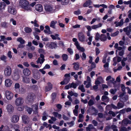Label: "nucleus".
Masks as SVG:
<instances>
[{"instance_id":"1","label":"nucleus","mask_w":131,"mask_h":131,"mask_svg":"<svg viewBox=\"0 0 131 131\" xmlns=\"http://www.w3.org/2000/svg\"><path fill=\"white\" fill-rule=\"evenodd\" d=\"M24 100L23 98L21 97L17 98L15 101V105L18 107L17 109L19 111H21L23 110L24 106L23 105Z\"/></svg>"},{"instance_id":"2","label":"nucleus","mask_w":131,"mask_h":131,"mask_svg":"<svg viewBox=\"0 0 131 131\" xmlns=\"http://www.w3.org/2000/svg\"><path fill=\"white\" fill-rule=\"evenodd\" d=\"M19 4L21 7L25 10L28 11L31 10L29 3L26 0H20Z\"/></svg>"},{"instance_id":"3","label":"nucleus","mask_w":131,"mask_h":131,"mask_svg":"<svg viewBox=\"0 0 131 131\" xmlns=\"http://www.w3.org/2000/svg\"><path fill=\"white\" fill-rule=\"evenodd\" d=\"M126 92H123L118 96V97H120V100L123 102H126L128 100V96L126 95Z\"/></svg>"},{"instance_id":"4","label":"nucleus","mask_w":131,"mask_h":131,"mask_svg":"<svg viewBox=\"0 0 131 131\" xmlns=\"http://www.w3.org/2000/svg\"><path fill=\"white\" fill-rule=\"evenodd\" d=\"M5 94L6 99L8 100H10L13 97V93L10 91L6 90L5 92Z\"/></svg>"},{"instance_id":"5","label":"nucleus","mask_w":131,"mask_h":131,"mask_svg":"<svg viewBox=\"0 0 131 131\" xmlns=\"http://www.w3.org/2000/svg\"><path fill=\"white\" fill-rule=\"evenodd\" d=\"M12 70L11 68L9 66L7 67L4 70V74L6 77L10 76L12 73Z\"/></svg>"},{"instance_id":"6","label":"nucleus","mask_w":131,"mask_h":131,"mask_svg":"<svg viewBox=\"0 0 131 131\" xmlns=\"http://www.w3.org/2000/svg\"><path fill=\"white\" fill-rule=\"evenodd\" d=\"M8 11L9 13L14 15L16 13V10L15 8L12 6H8Z\"/></svg>"},{"instance_id":"7","label":"nucleus","mask_w":131,"mask_h":131,"mask_svg":"<svg viewBox=\"0 0 131 131\" xmlns=\"http://www.w3.org/2000/svg\"><path fill=\"white\" fill-rule=\"evenodd\" d=\"M6 108L7 112L9 114H11L14 110V107L10 104H8L6 106Z\"/></svg>"},{"instance_id":"8","label":"nucleus","mask_w":131,"mask_h":131,"mask_svg":"<svg viewBox=\"0 0 131 131\" xmlns=\"http://www.w3.org/2000/svg\"><path fill=\"white\" fill-rule=\"evenodd\" d=\"M13 81L10 79H7L5 80V86L7 87H10L12 84Z\"/></svg>"},{"instance_id":"9","label":"nucleus","mask_w":131,"mask_h":131,"mask_svg":"<svg viewBox=\"0 0 131 131\" xmlns=\"http://www.w3.org/2000/svg\"><path fill=\"white\" fill-rule=\"evenodd\" d=\"M78 36L79 40L81 42H83L84 41L85 37L83 32H80L78 34Z\"/></svg>"},{"instance_id":"10","label":"nucleus","mask_w":131,"mask_h":131,"mask_svg":"<svg viewBox=\"0 0 131 131\" xmlns=\"http://www.w3.org/2000/svg\"><path fill=\"white\" fill-rule=\"evenodd\" d=\"M22 119L23 122L26 124H30V123L29 119L28 116L24 115L22 116Z\"/></svg>"},{"instance_id":"11","label":"nucleus","mask_w":131,"mask_h":131,"mask_svg":"<svg viewBox=\"0 0 131 131\" xmlns=\"http://www.w3.org/2000/svg\"><path fill=\"white\" fill-rule=\"evenodd\" d=\"M45 10L48 12L53 13L55 12V9H53L50 6L46 5L45 7Z\"/></svg>"},{"instance_id":"12","label":"nucleus","mask_w":131,"mask_h":131,"mask_svg":"<svg viewBox=\"0 0 131 131\" xmlns=\"http://www.w3.org/2000/svg\"><path fill=\"white\" fill-rule=\"evenodd\" d=\"M35 8L36 10L38 12H41L43 10L42 6L40 4H38L35 5Z\"/></svg>"},{"instance_id":"13","label":"nucleus","mask_w":131,"mask_h":131,"mask_svg":"<svg viewBox=\"0 0 131 131\" xmlns=\"http://www.w3.org/2000/svg\"><path fill=\"white\" fill-rule=\"evenodd\" d=\"M19 120V116L17 115H13L11 117V121L13 123L17 122Z\"/></svg>"},{"instance_id":"14","label":"nucleus","mask_w":131,"mask_h":131,"mask_svg":"<svg viewBox=\"0 0 131 131\" xmlns=\"http://www.w3.org/2000/svg\"><path fill=\"white\" fill-rule=\"evenodd\" d=\"M124 23L123 19H121L120 21L119 22H117L115 21L114 22V23L115 24V27H116L118 26L121 27L122 26Z\"/></svg>"},{"instance_id":"15","label":"nucleus","mask_w":131,"mask_h":131,"mask_svg":"<svg viewBox=\"0 0 131 131\" xmlns=\"http://www.w3.org/2000/svg\"><path fill=\"white\" fill-rule=\"evenodd\" d=\"M23 73L25 76H28L30 75L31 72L30 70L27 68L23 70Z\"/></svg>"},{"instance_id":"16","label":"nucleus","mask_w":131,"mask_h":131,"mask_svg":"<svg viewBox=\"0 0 131 131\" xmlns=\"http://www.w3.org/2000/svg\"><path fill=\"white\" fill-rule=\"evenodd\" d=\"M27 99L29 102H32L33 101V94L31 93L29 94L27 96Z\"/></svg>"},{"instance_id":"17","label":"nucleus","mask_w":131,"mask_h":131,"mask_svg":"<svg viewBox=\"0 0 131 131\" xmlns=\"http://www.w3.org/2000/svg\"><path fill=\"white\" fill-rule=\"evenodd\" d=\"M70 80V78H65L63 81L60 82V84L61 85L66 84L69 82Z\"/></svg>"},{"instance_id":"18","label":"nucleus","mask_w":131,"mask_h":131,"mask_svg":"<svg viewBox=\"0 0 131 131\" xmlns=\"http://www.w3.org/2000/svg\"><path fill=\"white\" fill-rule=\"evenodd\" d=\"M6 6V5L4 2H0V11H3L4 10Z\"/></svg>"},{"instance_id":"19","label":"nucleus","mask_w":131,"mask_h":131,"mask_svg":"<svg viewBox=\"0 0 131 131\" xmlns=\"http://www.w3.org/2000/svg\"><path fill=\"white\" fill-rule=\"evenodd\" d=\"M95 128L92 124H89L88 127H86V131H90L91 130L95 129Z\"/></svg>"},{"instance_id":"20","label":"nucleus","mask_w":131,"mask_h":131,"mask_svg":"<svg viewBox=\"0 0 131 131\" xmlns=\"http://www.w3.org/2000/svg\"><path fill=\"white\" fill-rule=\"evenodd\" d=\"M102 26V24L101 23H99L98 24L95 25H92L91 26V28L92 29H96L97 28L101 27Z\"/></svg>"},{"instance_id":"21","label":"nucleus","mask_w":131,"mask_h":131,"mask_svg":"<svg viewBox=\"0 0 131 131\" xmlns=\"http://www.w3.org/2000/svg\"><path fill=\"white\" fill-rule=\"evenodd\" d=\"M101 100L102 101L105 102H108L109 101V99L108 97L105 95H103L101 98Z\"/></svg>"},{"instance_id":"22","label":"nucleus","mask_w":131,"mask_h":131,"mask_svg":"<svg viewBox=\"0 0 131 131\" xmlns=\"http://www.w3.org/2000/svg\"><path fill=\"white\" fill-rule=\"evenodd\" d=\"M52 88V84L50 83L48 84V86H46L45 91H48L51 89Z\"/></svg>"},{"instance_id":"23","label":"nucleus","mask_w":131,"mask_h":131,"mask_svg":"<svg viewBox=\"0 0 131 131\" xmlns=\"http://www.w3.org/2000/svg\"><path fill=\"white\" fill-rule=\"evenodd\" d=\"M118 109H119L123 108L124 106V104L123 103H122L119 102L117 105Z\"/></svg>"},{"instance_id":"24","label":"nucleus","mask_w":131,"mask_h":131,"mask_svg":"<svg viewBox=\"0 0 131 131\" xmlns=\"http://www.w3.org/2000/svg\"><path fill=\"white\" fill-rule=\"evenodd\" d=\"M92 3V1L90 0H89L86 1L83 5L84 7H87L90 5Z\"/></svg>"},{"instance_id":"25","label":"nucleus","mask_w":131,"mask_h":131,"mask_svg":"<svg viewBox=\"0 0 131 131\" xmlns=\"http://www.w3.org/2000/svg\"><path fill=\"white\" fill-rule=\"evenodd\" d=\"M57 23V22L56 21H52L50 24V27L53 28H55V25Z\"/></svg>"},{"instance_id":"26","label":"nucleus","mask_w":131,"mask_h":131,"mask_svg":"<svg viewBox=\"0 0 131 131\" xmlns=\"http://www.w3.org/2000/svg\"><path fill=\"white\" fill-rule=\"evenodd\" d=\"M24 30L26 33H30L32 31V30L30 28L26 27L24 28Z\"/></svg>"},{"instance_id":"27","label":"nucleus","mask_w":131,"mask_h":131,"mask_svg":"<svg viewBox=\"0 0 131 131\" xmlns=\"http://www.w3.org/2000/svg\"><path fill=\"white\" fill-rule=\"evenodd\" d=\"M73 65H74L73 68L75 70H78L79 69V63H73Z\"/></svg>"},{"instance_id":"28","label":"nucleus","mask_w":131,"mask_h":131,"mask_svg":"<svg viewBox=\"0 0 131 131\" xmlns=\"http://www.w3.org/2000/svg\"><path fill=\"white\" fill-rule=\"evenodd\" d=\"M106 37L105 35L103 34L101 35L100 36V39L102 41H104L106 40Z\"/></svg>"},{"instance_id":"29","label":"nucleus","mask_w":131,"mask_h":131,"mask_svg":"<svg viewBox=\"0 0 131 131\" xmlns=\"http://www.w3.org/2000/svg\"><path fill=\"white\" fill-rule=\"evenodd\" d=\"M57 95L56 93H52L51 97L52 99V101L53 102H54L55 100Z\"/></svg>"},{"instance_id":"30","label":"nucleus","mask_w":131,"mask_h":131,"mask_svg":"<svg viewBox=\"0 0 131 131\" xmlns=\"http://www.w3.org/2000/svg\"><path fill=\"white\" fill-rule=\"evenodd\" d=\"M70 0H62L61 4L63 5H67L69 3Z\"/></svg>"},{"instance_id":"31","label":"nucleus","mask_w":131,"mask_h":131,"mask_svg":"<svg viewBox=\"0 0 131 131\" xmlns=\"http://www.w3.org/2000/svg\"><path fill=\"white\" fill-rule=\"evenodd\" d=\"M20 78V76L18 74H15L14 76L13 77V79L14 80H18Z\"/></svg>"},{"instance_id":"32","label":"nucleus","mask_w":131,"mask_h":131,"mask_svg":"<svg viewBox=\"0 0 131 131\" xmlns=\"http://www.w3.org/2000/svg\"><path fill=\"white\" fill-rule=\"evenodd\" d=\"M23 82L26 83H29L30 82V79L28 78H24L22 80Z\"/></svg>"},{"instance_id":"33","label":"nucleus","mask_w":131,"mask_h":131,"mask_svg":"<svg viewBox=\"0 0 131 131\" xmlns=\"http://www.w3.org/2000/svg\"><path fill=\"white\" fill-rule=\"evenodd\" d=\"M38 21L36 19L34 20V21H31V23L34 24V26L36 27H39V25L37 23Z\"/></svg>"},{"instance_id":"34","label":"nucleus","mask_w":131,"mask_h":131,"mask_svg":"<svg viewBox=\"0 0 131 131\" xmlns=\"http://www.w3.org/2000/svg\"><path fill=\"white\" fill-rule=\"evenodd\" d=\"M31 66L33 67L36 68H39L41 67V66H39L36 65L33 62H31L30 63Z\"/></svg>"},{"instance_id":"35","label":"nucleus","mask_w":131,"mask_h":131,"mask_svg":"<svg viewBox=\"0 0 131 131\" xmlns=\"http://www.w3.org/2000/svg\"><path fill=\"white\" fill-rule=\"evenodd\" d=\"M34 78L36 80L39 79L40 78L39 74L38 73H33Z\"/></svg>"},{"instance_id":"36","label":"nucleus","mask_w":131,"mask_h":131,"mask_svg":"<svg viewBox=\"0 0 131 131\" xmlns=\"http://www.w3.org/2000/svg\"><path fill=\"white\" fill-rule=\"evenodd\" d=\"M76 46L77 49L83 52L85 51V49L81 47L79 44Z\"/></svg>"},{"instance_id":"37","label":"nucleus","mask_w":131,"mask_h":131,"mask_svg":"<svg viewBox=\"0 0 131 131\" xmlns=\"http://www.w3.org/2000/svg\"><path fill=\"white\" fill-rule=\"evenodd\" d=\"M78 89L80 90L82 92H84L85 90L83 85H80L78 87Z\"/></svg>"},{"instance_id":"38","label":"nucleus","mask_w":131,"mask_h":131,"mask_svg":"<svg viewBox=\"0 0 131 131\" xmlns=\"http://www.w3.org/2000/svg\"><path fill=\"white\" fill-rule=\"evenodd\" d=\"M62 57L63 60L64 61H66L68 58V56L67 55L65 54H64L62 55Z\"/></svg>"},{"instance_id":"39","label":"nucleus","mask_w":131,"mask_h":131,"mask_svg":"<svg viewBox=\"0 0 131 131\" xmlns=\"http://www.w3.org/2000/svg\"><path fill=\"white\" fill-rule=\"evenodd\" d=\"M18 41L21 44H24L25 43V41L21 37H20L17 39Z\"/></svg>"},{"instance_id":"40","label":"nucleus","mask_w":131,"mask_h":131,"mask_svg":"<svg viewBox=\"0 0 131 131\" xmlns=\"http://www.w3.org/2000/svg\"><path fill=\"white\" fill-rule=\"evenodd\" d=\"M57 44L54 42H52L49 45V47L51 48H55L56 47Z\"/></svg>"},{"instance_id":"41","label":"nucleus","mask_w":131,"mask_h":131,"mask_svg":"<svg viewBox=\"0 0 131 131\" xmlns=\"http://www.w3.org/2000/svg\"><path fill=\"white\" fill-rule=\"evenodd\" d=\"M127 124V118L125 119L122 121V124L123 125H126Z\"/></svg>"},{"instance_id":"42","label":"nucleus","mask_w":131,"mask_h":131,"mask_svg":"<svg viewBox=\"0 0 131 131\" xmlns=\"http://www.w3.org/2000/svg\"><path fill=\"white\" fill-rule=\"evenodd\" d=\"M111 127L113 131H118L117 127L116 125H111Z\"/></svg>"},{"instance_id":"43","label":"nucleus","mask_w":131,"mask_h":131,"mask_svg":"<svg viewBox=\"0 0 131 131\" xmlns=\"http://www.w3.org/2000/svg\"><path fill=\"white\" fill-rule=\"evenodd\" d=\"M88 104L89 106H91L94 104V103L93 100L90 99L89 101Z\"/></svg>"},{"instance_id":"44","label":"nucleus","mask_w":131,"mask_h":131,"mask_svg":"<svg viewBox=\"0 0 131 131\" xmlns=\"http://www.w3.org/2000/svg\"><path fill=\"white\" fill-rule=\"evenodd\" d=\"M72 41L75 42L74 44L77 46L79 44L78 42L77 41V39L75 38H74L72 39Z\"/></svg>"},{"instance_id":"45","label":"nucleus","mask_w":131,"mask_h":131,"mask_svg":"<svg viewBox=\"0 0 131 131\" xmlns=\"http://www.w3.org/2000/svg\"><path fill=\"white\" fill-rule=\"evenodd\" d=\"M129 27V29L128 32L127 33V34L128 35H129L130 34V32H131V22L129 24L128 26Z\"/></svg>"},{"instance_id":"46","label":"nucleus","mask_w":131,"mask_h":131,"mask_svg":"<svg viewBox=\"0 0 131 131\" xmlns=\"http://www.w3.org/2000/svg\"><path fill=\"white\" fill-rule=\"evenodd\" d=\"M117 91V89H115L114 90L113 89H111L110 91V92L112 94H114Z\"/></svg>"},{"instance_id":"47","label":"nucleus","mask_w":131,"mask_h":131,"mask_svg":"<svg viewBox=\"0 0 131 131\" xmlns=\"http://www.w3.org/2000/svg\"><path fill=\"white\" fill-rule=\"evenodd\" d=\"M0 59L6 62L7 59V57L4 55H3L1 57Z\"/></svg>"},{"instance_id":"48","label":"nucleus","mask_w":131,"mask_h":131,"mask_svg":"<svg viewBox=\"0 0 131 131\" xmlns=\"http://www.w3.org/2000/svg\"><path fill=\"white\" fill-rule=\"evenodd\" d=\"M38 103H36L35 104H34L32 106V108H34L35 109L37 110L38 109Z\"/></svg>"},{"instance_id":"49","label":"nucleus","mask_w":131,"mask_h":131,"mask_svg":"<svg viewBox=\"0 0 131 131\" xmlns=\"http://www.w3.org/2000/svg\"><path fill=\"white\" fill-rule=\"evenodd\" d=\"M129 29V27L128 26L125 28H124L123 29V31L126 32V34L128 36L129 35H127V34L128 32Z\"/></svg>"},{"instance_id":"50","label":"nucleus","mask_w":131,"mask_h":131,"mask_svg":"<svg viewBox=\"0 0 131 131\" xmlns=\"http://www.w3.org/2000/svg\"><path fill=\"white\" fill-rule=\"evenodd\" d=\"M33 114H37V116L38 117H39L40 115L38 114V109L35 110L34 111Z\"/></svg>"},{"instance_id":"51","label":"nucleus","mask_w":131,"mask_h":131,"mask_svg":"<svg viewBox=\"0 0 131 131\" xmlns=\"http://www.w3.org/2000/svg\"><path fill=\"white\" fill-rule=\"evenodd\" d=\"M119 33L118 31H117L111 34V36L112 37H114L117 36Z\"/></svg>"},{"instance_id":"52","label":"nucleus","mask_w":131,"mask_h":131,"mask_svg":"<svg viewBox=\"0 0 131 131\" xmlns=\"http://www.w3.org/2000/svg\"><path fill=\"white\" fill-rule=\"evenodd\" d=\"M107 57V54H105L104 55V56L103 57L102 61V62L104 63H106V58Z\"/></svg>"},{"instance_id":"53","label":"nucleus","mask_w":131,"mask_h":131,"mask_svg":"<svg viewBox=\"0 0 131 131\" xmlns=\"http://www.w3.org/2000/svg\"><path fill=\"white\" fill-rule=\"evenodd\" d=\"M32 108L30 107H28L27 108V111L29 114H31L32 112Z\"/></svg>"},{"instance_id":"54","label":"nucleus","mask_w":131,"mask_h":131,"mask_svg":"<svg viewBox=\"0 0 131 131\" xmlns=\"http://www.w3.org/2000/svg\"><path fill=\"white\" fill-rule=\"evenodd\" d=\"M120 131H129V130H128L126 127H122L121 128Z\"/></svg>"},{"instance_id":"55","label":"nucleus","mask_w":131,"mask_h":131,"mask_svg":"<svg viewBox=\"0 0 131 131\" xmlns=\"http://www.w3.org/2000/svg\"><path fill=\"white\" fill-rule=\"evenodd\" d=\"M31 130V128L30 126L26 127L24 128V131H30Z\"/></svg>"},{"instance_id":"56","label":"nucleus","mask_w":131,"mask_h":131,"mask_svg":"<svg viewBox=\"0 0 131 131\" xmlns=\"http://www.w3.org/2000/svg\"><path fill=\"white\" fill-rule=\"evenodd\" d=\"M100 34L98 33H97L96 36L95 37V39L97 40H98L99 39H100Z\"/></svg>"},{"instance_id":"57","label":"nucleus","mask_w":131,"mask_h":131,"mask_svg":"<svg viewBox=\"0 0 131 131\" xmlns=\"http://www.w3.org/2000/svg\"><path fill=\"white\" fill-rule=\"evenodd\" d=\"M50 36L52 38V39L53 40H56L57 39V34H56L55 35H51Z\"/></svg>"},{"instance_id":"58","label":"nucleus","mask_w":131,"mask_h":131,"mask_svg":"<svg viewBox=\"0 0 131 131\" xmlns=\"http://www.w3.org/2000/svg\"><path fill=\"white\" fill-rule=\"evenodd\" d=\"M85 27L86 28L87 30H88V31H91V27L89 25H86L85 26Z\"/></svg>"},{"instance_id":"59","label":"nucleus","mask_w":131,"mask_h":131,"mask_svg":"<svg viewBox=\"0 0 131 131\" xmlns=\"http://www.w3.org/2000/svg\"><path fill=\"white\" fill-rule=\"evenodd\" d=\"M71 88H73L74 89L76 88L77 86V85L76 84L72 82L71 83Z\"/></svg>"},{"instance_id":"60","label":"nucleus","mask_w":131,"mask_h":131,"mask_svg":"<svg viewBox=\"0 0 131 131\" xmlns=\"http://www.w3.org/2000/svg\"><path fill=\"white\" fill-rule=\"evenodd\" d=\"M121 88L123 92H125V87L123 84H122L121 86Z\"/></svg>"},{"instance_id":"61","label":"nucleus","mask_w":131,"mask_h":131,"mask_svg":"<svg viewBox=\"0 0 131 131\" xmlns=\"http://www.w3.org/2000/svg\"><path fill=\"white\" fill-rule=\"evenodd\" d=\"M33 35L35 37V38L36 39L38 40H39V37L36 34V33L33 32Z\"/></svg>"},{"instance_id":"62","label":"nucleus","mask_w":131,"mask_h":131,"mask_svg":"<svg viewBox=\"0 0 131 131\" xmlns=\"http://www.w3.org/2000/svg\"><path fill=\"white\" fill-rule=\"evenodd\" d=\"M92 123L94 126H97L98 124V122L95 120H93Z\"/></svg>"},{"instance_id":"63","label":"nucleus","mask_w":131,"mask_h":131,"mask_svg":"<svg viewBox=\"0 0 131 131\" xmlns=\"http://www.w3.org/2000/svg\"><path fill=\"white\" fill-rule=\"evenodd\" d=\"M20 87V85L18 83H16L15 85L14 88L15 89H18Z\"/></svg>"},{"instance_id":"64","label":"nucleus","mask_w":131,"mask_h":131,"mask_svg":"<svg viewBox=\"0 0 131 131\" xmlns=\"http://www.w3.org/2000/svg\"><path fill=\"white\" fill-rule=\"evenodd\" d=\"M44 32L46 34H52V32L50 30H44Z\"/></svg>"}]
</instances>
